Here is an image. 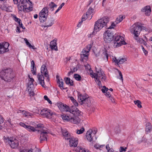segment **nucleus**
Masks as SVG:
<instances>
[{
  "label": "nucleus",
  "instance_id": "34",
  "mask_svg": "<svg viewBox=\"0 0 152 152\" xmlns=\"http://www.w3.org/2000/svg\"><path fill=\"white\" fill-rule=\"evenodd\" d=\"M64 80L66 83L68 85H69L71 86H72L73 85V81L71 80L70 78L68 77H66L64 78Z\"/></svg>",
  "mask_w": 152,
  "mask_h": 152
},
{
  "label": "nucleus",
  "instance_id": "31",
  "mask_svg": "<svg viewBox=\"0 0 152 152\" xmlns=\"http://www.w3.org/2000/svg\"><path fill=\"white\" fill-rule=\"evenodd\" d=\"M15 4H27L29 0H15Z\"/></svg>",
  "mask_w": 152,
  "mask_h": 152
},
{
  "label": "nucleus",
  "instance_id": "7",
  "mask_svg": "<svg viewBox=\"0 0 152 152\" xmlns=\"http://www.w3.org/2000/svg\"><path fill=\"white\" fill-rule=\"evenodd\" d=\"M124 37L120 36L115 37L113 41V46L115 47L120 46L122 45H125V42L124 40Z\"/></svg>",
  "mask_w": 152,
  "mask_h": 152
},
{
  "label": "nucleus",
  "instance_id": "39",
  "mask_svg": "<svg viewBox=\"0 0 152 152\" xmlns=\"http://www.w3.org/2000/svg\"><path fill=\"white\" fill-rule=\"evenodd\" d=\"M24 40L25 42L26 45L30 48H32L33 49H35L36 48L34 46L32 45L28 41L26 38H25Z\"/></svg>",
  "mask_w": 152,
  "mask_h": 152
},
{
  "label": "nucleus",
  "instance_id": "1",
  "mask_svg": "<svg viewBox=\"0 0 152 152\" xmlns=\"http://www.w3.org/2000/svg\"><path fill=\"white\" fill-rule=\"evenodd\" d=\"M109 21V18L107 17H103L98 20L95 23L94 31L93 32V34H95L97 32L104 27L107 28Z\"/></svg>",
  "mask_w": 152,
  "mask_h": 152
},
{
  "label": "nucleus",
  "instance_id": "21",
  "mask_svg": "<svg viewBox=\"0 0 152 152\" xmlns=\"http://www.w3.org/2000/svg\"><path fill=\"white\" fill-rule=\"evenodd\" d=\"M101 91L103 93H105V95L108 98H111V97L112 96L109 92L108 91V88H106L105 86H103L102 88L101 89Z\"/></svg>",
  "mask_w": 152,
  "mask_h": 152
},
{
  "label": "nucleus",
  "instance_id": "30",
  "mask_svg": "<svg viewBox=\"0 0 152 152\" xmlns=\"http://www.w3.org/2000/svg\"><path fill=\"white\" fill-rule=\"evenodd\" d=\"M84 104L86 106H89L91 104V102L90 98L87 97L84 100L83 102V104Z\"/></svg>",
  "mask_w": 152,
  "mask_h": 152
},
{
  "label": "nucleus",
  "instance_id": "11",
  "mask_svg": "<svg viewBox=\"0 0 152 152\" xmlns=\"http://www.w3.org/2000/svg\"><path fill=\"white\" fill-rule=\"evenodd\" d=\"M96 69L97 72V76L96 78V80H99L102 81H105L106 77L103 72L100 69L97 70L96 67Z\"/></svg>",
  "mask_w": 152,
  "mask_h": 152
},
{
  "label": "nucleus",
  "instance_id": "56",
  "mask_svg": "<svg viewBox=\"0 0 152 152\" xmlns=\"http://www.w3.org/2000/svg\"><path fill=\"white\" fill-rule=\"evenodd\" d=\"M115 26V23H111V26H109V27H108L107 26V28L111 29V28H113Z\"/></svg>",
  "mask_w": 152,
  "mask_h": 152
},
{
  "label": "nucleus",
  "instance_id": "38",
  "mask_svg": "<svg viewBox=\"0 0 152 152\" xmlns=\"http://www.w3.org/2000/svg\"><path fill=\"white\" fill-rule=\"evenodd\" d=\"M49 5L50 10L52 11L54 10V8L56 7L57 6V5L53 2L50 3Z\"/></svg>",
  "mask_w": 152,
  "mask_h": 152
},
{
  "label": "nucleus",
  "instance_id": "62",
  "mask_svg": "<svg viewBox=\"0 0 152 152\" xmlns=\"http://www.w3.org/2000/svg\"><path fill=\"white\" fill-rule=\"evenodd\" d=\"M14 20H15L16 22H18L19 21H20V19H19V18H17V17H16V16H15L14 17Z\"/></svg>",
  "mask_w": 152,
  "mask_h": 152
},
{
  "label": "nucleus",
  "instance_id": "32",
  "mask_svg": "<svg viewBox=\"0 0 152 152\" xmlns=\"http://www.w3.org/2000/svg\"><path fill=\"white\" fill-rule=\"evenodd\" d=\"M28 91L29 92V94L30 96H33L34 95V87L28 86Z\"/></svg>",
  "mask_w": 152,
  "mask_h": 152
},
{
  "label": "nucleus",
  "instance_id": "3",
  "mask_svg": "<svg viewBox=\"0 0 152 152\" xmlns=\"http://www.w3.org/2000/svg\"><path fill=\"white\" fill-rule=\"evenodd\" d=\"M1 79L6 81L10 82L14 77L12 70L11 69H7L2 70L0 73Z\"/></svg>",
  "mask_w": 152,
  "mask_h": 152
},
{
  "label": "nucleus",
  "instance_id": "50",
  "mask_svg": "<svg viewBox=\"0 0 152 152\" xmlns=\"http://www.w3.org/2000/svg\"><path fill=\"white\" fill-rule=\"evenodd\" d=\"M118 73L119 75V76L120 77V78H119L118 77V78L119 79H120L122 81H123V77L122 74L120 71H119L118 70Z\"/></svg>",
  "mask_w": 152,
  "mask_h": 152
},
{
  "label": "nucleus",
  "instance_id": "29",
  "mask_svg": "<svg viewBox=\"0 0 152 152\" xmlns=\"http://www.w3.org/2000/svg\"><path fill=\"white\" fill-rule=\"evenodd\" d=\"M107 52V50L105 49H104V50H103V53L102 54V58L105 61H107L108 58V55Z\"/></svg>",
  "mask_w": 152,
  "mask_h": 152
},
{
  "label": "nucleus",
  "instance_id": "4",
  "mask_svg": "<svg viewBox=\"0 0 152 152\" xmlns=\"http://www.w3.org/2000/svg\"><path fill=\"white\" fill-rule=\"evenodd\" d=\"M48 9L47 7H44L39 13V18L40 22H43L46 20L48 15Z\"/></svg>",
  "mask_w": 152,
  "mask_h": 152
},
{
  "label": "nucleus",
  "instance_id": "36",
  "mask_svg": "<svg viewBox=\"0 0 152 152\" xmlns=\"http://www.w3.org/2000/svg\"><path fill=\"white\" fill-rule=\"evenodd\" d=\"M31 71L32 72V73L33 75H35L36 74V71L35 70V64L34 61H32L31 62ZM35 69H36V68L35 67Z\"/></svg>",
  "mask_w": 152,
  "mask_h": 152
},
{
  "label": "nucleus",
  "instance_id": "6",
  "mask_svg": "<svg viewBox=\"0 0 152 152\" xmlns=\"http://www.w3.org/2000/svg\"><path fill=\"white\" fill-rule=\"evenodd\" d=\"M5 142H8L12 148H14L17 147L18 145V140L13 138L4 137Z\"/></svg>",
  "mask_w": 152,
  "mask_h": 152
},
{
  "label": "nucleus",
  "instance_id": "45",
  "mask_svg": "<svg viewBox=\"0 0 152 152\" xmlns=\"http://www.w3.org/2000/svg\"><path fill=\"white\" fill-rule=\"evenodd\" d=\"M74 77L75 79L77 81H80L81 79V77L79 75L75 74L74 75Z\"/></svg>",
  "mask_w": 152,
  "mask_h": 152
},
{
  "label": "nucleus",
  "instance_id": "9",
  "mask_svg": "<svg viewBox=\"0 0 152 152\" xmlns=\"http://www.w3.org/2000/svg\"><path fill=\"white\" fill-rule=\"evenodd\" d=\"M140 26L134 23L131 27L130 31L134 36H138L140 32Z\"/></svg>",
  "mask_w": 152,
  "mask_h": 152
},
{
  "label": "nucleus",
  "instance_id": "19",
  "mask_svg": "<svg viewBox=\"0 0 152 152\" xmlns=\"http://www.w3.org/2000/svg\"><path fill=\"white\" fill-rule=\"evenodd\" d=\"M54 19L53 18L50 17L48 19L47 21L45 23V25L44 27H48L52 26L54 23Z\"/></svg>",
  "mask_w": 152,
  "mask_h": 152
},
{
  "label": "nucleus",
  "instance_id": "35",
  "mask_svg": "<svg viewBox=\"0 0 152 152\" xmlns=\"http://www.w3.org/2000/svg\"><path fill=\"white\" fill-rule=\"evenodd\" d=\"M124 18L125 16L124 15H120L116 19L115 22L116 24H118L121 22Z\"/></svg>",
  "mask_w": 152,
  "mask_h": 152
},
{
  "label": "nucleus",
  "instance_id": "43",
  "mask_svg": "<svg viewBox=\"0 0 152 152\" xmlns=\"http://www.w3.org/2000/svg\"><path fill=\"white\" fill-rule=\"evenodd\" d=\"M134 103L138 107L141 108L142 107V106L141 105V103L140 100H137L136 101H134Z\"/></svg>",
  "mask_w": 152,
  "mask_h": 152
},
{
  "label": "nucleus",
  "instance_id": "17",
  "mask_svg": "<svg viewBox=\"0 0 152 152\" xmlns=\"http://www.w3.org/2000/svg\"><path fill=\"white\" fill-rule=\"evenodd\" d=\"M141 11L144 12L147 16L149 15L151 13V9L149 6H147L142 8Z\"/></svg>",
  "mask_w": 152,
  "mask_h": 152
},
{
  "label": "nucleus",
  "instance_id": "15",
  "mask_svg": "<svg viewBox=\"0 0 152 152\" xmlns=\"http://www.w3.org/2000/svg\"><path fill=\"white\" fill-rule=\"evenodd\" d=\"M57 105L61 111L69 112L70 108L66 104L61 102H60L57 103Z\"/></svg>",
  "mask_w": 152,
  "mask_h": 152
},
{
  "label": "nucleus",
  "instance_id": "46",
  "mask_svg": "<svg viewBox=\"0 0 152 152\" xmlns=\"http://www.w3.org/2000/svg\"><path fill=\"white\" fill-rule=\"evenodd\" d=\"M106 148L107 151V152H113L114 151V150L112 148H110L109 144L106 145Z\"/></svg>",
  "mask_w": 152,
  "mask_h": 152
},
{
  "label": "nucleus",
  "instance_id": "55",
  "mask_svg": "<svg viewBox=\"0 0 152 152\" xmlns=\"http://www.w3.org/2000/svg\"><path fill=\"white\" fill-rule=\"evenodd\" d=\"M19 124L21 126L23 127L26 129L27 128V127L28 125L25 124L22 122H21Z\"/></svg>",
  "mask_w": 152,
  "mask_h": 152
},
{
  "label": "nucleus",
  "instance_id": "47",
  "mask_svg": "<svg viewBox=\"0 0 152 152\" xmlns=\"http://www.w3.org/2000/svg\"><path fill=\"white\" fill-rule=\"evenodd\" d=\"M127 60V59L126 58H119V62H118V64H122L124 62L126 61Z\"/></svg>",
  "mask_w": 152,
  "mask_h": 152
},
{
  "label": "nucleus",
  "instance_id": "14",
  "mask_svg": "<svg viewBox=\"0 0 152 152\" xmlns=\"http://www.w3.org/2000/svg\"><path fill=\"white\" fill-rule=\"evenodd\" d=\"M69 112L74 115L77 116L81 115V112L75 107L72 106L69 108Z\"/></svg>",
  "mask_w": 152,
  "mask_h": 152
},
{
  "label": "nucleus",
  "instance_id": "48",
  "mask_svg": "<svg viewBox=\"0 0 152 152\" xmlns=\"http://www.w3.org/2000/svg\"><path fill=\"white\" fill-rule=\"evenodd\" d=\"M44 98L45 100H47L48 102L50 104H52V102L50 99L48 98L46 95L44 96Z\"/></svg>",
  "mask_w": 152,
  "mask_h": 152
},
{
  "label": "nucleus",
  "instance_id": "16",
  "mask_svg": "<svg viewBox=\"0 0 152 152\" xmlns=\"http://www.w3.org/2000/svg\"><path fill=\"white\" fill-rule=\"evenodd\" d=\"M69 140V145L70 147H76L78 144V139L75 138L73 137H72Z\"/></svg>",
  "mask_w": 152,
  "mask_h": 152
},
{
  "label": "nucleus",
  "instance_id": "10",
  "mask_svg": "<svg viewBox=\"0 0 152 152\" xmlns=\"http://www.w3.org/2000/svg\"><path fill=\"white\" fill-rule=\"evenodd\" d=\"M40 134V142L42 141L47 140V137L48 134L50 133V130L46 128H44L41 130Z\"/></svg>",
  "mask_w": 152,
  "mask_h": 152
},
{
  "label": "nucleus",
  "instance_id": "64",
  "mask_svg": "<svg viewBox=\"0 0 152 152\" xmlns=\"http://www.w3.org/2000/svg\"><path fill=\"white\" fill-rule=\"evenodd\" d=\"M139 42L141 44H142L143 42L145 41L143 39H139Z\"/></svg>",
  "mask_w": 152,
  "mask_h": 152
},
{
  "label": "nucleus",
  "instance_id": "49",
  "mask_svg": "<svg viewBox=\"0 0 152 152\" xmlns=\"http://www.w3.org/2000/svg\"><path fill=\"white\" fill-rule=\"evenodd\" d=\"M37 128H40L41 129V130L44 129V128H45V127H44L43 125L42 124H38L37 125Z\"/></svg>",
  "mask_w": 152,
  "mask_h": 152
},
{
  "label": "nucleus",
  "instance_id": "18",
  "mask_svg": "<svg viewBox=\"0 0 152 152\" xmlns=\"http://www.w3.org/2000/svg\"><path fill=\"white\" fill-rule=\"evenodd\" d=\"M94 134H93L92 131L91 130L88 131L86 134V138L87 140L89 142H91L93 140V136Z\"/></svg>",
  "mask_w": 152,
  "mask_h": 152
},
{
  "label": "nucleus",
  "instance_id": "57",
  "mask_svg": "<svg viewBox=\"0 0 152 152\" xmlns=\"http://www.w3.org/2000/svg\"><path fill=\"white\" fill-rule=\"evenodd\" d=\"M95 81L97 83V84L98 85V86H99V87H102V85L101 84V80H95Z\"/></svg>",
  "mask_w": 152,
  "mask_h": 152
},
{
  "label": "nucleus",
  "instance_id": "41",
  "mask_svg": "<svg viewBox=\"0 0 152 152\" xmlns=\"http://www.w3.org/2000/svg\"><path fill=\"white\" fill-rule=\"evenodd\" d=\"M26 129L29 131H32L34 132L37 130L33 127L30 126L28 125Z\"/></svg>",
  "mask_w": 152,
  "mask_h": 152
},
{
  "label": "nucleus",
  "instance_id": "25",
  "mask_svg": "<svg viewBox=\"0 0 152 152\" xmlns=\"http://www.w3.org/2000/svg\"><path fill=\"white\" fill-rule=\"evenodd\" d=\"M62 133L63 134L65 140H68L72 137L70 134L69 133L68 131L66 130H63Z\"/></svg>",
  "mask_w": 152,
  "mask_h": 152
},
{
  "label": "nucleus",
  "instance_id": "27",
  "mask_svg": "<svg viewBox=\"0 0 152 152\" xmlns=\"http://www.w3.org/2000/svg\"><path fill=\"white\" fill-rule=\"evenodd\" d=\"M72 116L70 115H69L67 114H63L61 115V118L62 119L66 121H69L70 122Z\"/></svg>",
  "mask_w": 152,
  "mask_h": 152
},
{
  "label": "nucleus",
  "instance_id": "23",
  "mask_svg": "<svg viewBox=\"0 0 152 152\" xmlns=\"http://www.w3.org/2000/svg\"><path fill=\"white\" fill-rule=\"evenodd\" d=\"M56 78L57 80V83L58 85V86L61 89H64L63 80L61 79H60L58 75L56 76Z\"/></svg>",
  "mask_w": 152,
  "mask_h": 152
},
{
  "label": "nucleus",
  "instance_id": "52",
  "mask_svg": "<svg viewBox=\"0 0 152 152\" xmlns=\"http://www.w3.org/2000/svg\"><path fill=\"white\" fill-rule=\"evenodd\" d=\"M119 59H117L115 57L114 58H112V61H114L115 63L118 64Z\"/></svg>",
  "mask_w": 152,
  "mask_h": 152
},
{
  "label": "nucleus",
  "instance_id": "51",
  "mask_svg": "<svg viewBox=\"0 0 152 152\" xmlns=\"http://www.w3.org/2000/svg\"><path fill=\"white\" fill-rule=\"evenodd\" d=\"M127 149V148L125 147L124 148L123 147H121L119 149V151L120 152H125L126 151V149Z\"/></svg>",
  "mask_w": 152,
  "mask_h": 152
},
{
  "label": "nucleus",
  "instance_id": "37",
  "mask_svg": "<svg viewBox=\"0 0 152 152\" xmlns=\"http://www.w3.org/2000/svg\"><path fill=\"white\" fill-rule=\"evenodd\" d=\"M80 121L79 118H73L72 117L71 119L70 122L74 124H77Z\"/></svg>",
  "mask_w": 152,
  "mask_h": 152
},
{
  "label": "nucleus",
  "instance_id": "28",
  "mask_svg": "<svg viewBox=\"0 0 152 152\" xmlns=\"http://www.w3.org/2000/svg\"><path fill=\"white\" fill-rule=\"evenodd\" d=\"M18 113H22L23 115L26 117L32 116L33 114L29 112L25 111H21L20 110L18 112Z\"/></svg>",
  "mask_w": 152,
  "mask_h": 152
},
{
  "label": "nucleus",
  "instance_id": "61",
  "mask_svg": "<svg viewBox=\"0 0 152 152\" xmlns=\"http://www.w3.org/2000/svg\"><path fill=\"white\" fill-rule=\"evenodd\" d=\"M74 72H73L72 70L71 69V71L69 72L67 74V75L68 76H69L70 75L72 74Z\"/></svg>",
  "mask_w": 152,
  "mask_h": 152
},
{
  "label": "nucleus",
  "instance_id": "54",
  "mask_svg": "<svg viewBox=\"0 0 152 152\" xmlns=\"http://www.w3.org/2000/svg\"><path fill=\"white\" fill-rule=\"evenodd\" d=\"M32 149H24L21 150L20 152H32Z\"/></svg>",
  "mask_w": 152,
  "mask_h": 152
},
{
  "label": "nucleus",
  "instance_id": "13",
  "mask_svg": "<svg viewBox=\"0 0 152 152\" xmlns=\"http://www.w3.org/2000/svg\"><path fill=\"white\" fill-rule=\"evenodd\" d=\"M9 44L7 42H3L0 43V54L7 52L9 51L8 48Z\"/></svg>",
  "mask_w": 152,
  "mask_h": 152
},
{
  "label": "nucleus",
  "instance_id": "53",
  "mask_svg": "<svg viewBox=\"0 0 152 152\" xmlns=\"http://www.w3.org/2000/svg\"><path fill=\"white\" fill-rule=\"evenodd\" d=\"M152 126L146 127V131L147 132H149L151 130Z\"/></svg>",
  "mask_w": 152,
  "mask_h": 152
},
{
  "label": "nucleus",
  "instance_id": "60",
  "mask_svg": "<svg viewBox=\"0 0 152 152\" xmlns=\"http://www.w3.org/2000/svg\"><path fill=\"white\" fill-rule=\"evenodd\" d=\"M96 73L97 72H96ZM90 75L92 77H94L96 78V76H97V73L96 74L90 73Z\"/></svg>",
  "mask_w": 152,
  "mask_h": 152
},
{
  "label": "nucleus",
  "instance_id": "58",
  "mask_svg": "<svg viewBox=\"0 0 152 152\" xmlns=\"http://www.w3.org/2000/svg\"><path fill=\"white\" fill-rule=\"evenodd\" d=\"M85 20H86L85 18L83 17L81 21L80 22H79V24H78V25H77V26L78 27H79L80 26H81V23H82L83 22V21Z\"/></svg>",
  "mask_w": 152,
  "mask_h": 152
},
{
  "label": "nucleus",
  "instance_id": "22",
  "mask_svg": "<svg viewBox=\"0 0 152 152\" xmlns=\"http://www.w3.org/2000/svg\"><path fill=\"white\" fill-rule=\"evenodd\" d=\"M88 96L84 95H82L81 94H78V101L81 104H83V102L84 100Z\"/></svg>",
  "mask_w": 152,
  "mask_h": 152
},
{
  "label": "nucleus",
  "instance_id": "5",
  "mask_svg": "<svg viewBox=\"0 0 152 152\" xmlns=\"http://www.w3.org/2000/svg\"><path fill=\"white\" fill-rule=\"evenodd\" d=\"M91 47V46L90 45H89L86 48L83 49L80 54V61H83L84 59L86 60L88 58L89 55V52Z\"/></svg>",
  "mask_w": 152,
  "mask_h": 152
},
{
  "label": "nucleus",
  "instance_id": "26",
  "mask_svg": "<svg viewBox=\"0 0 152 152\" xmlns=\"http://www.w3.org/2000/svg\"><path fill=\"white\" fill-rule=\"evenodd\" d=\"M94 12V9L90 7L86 12V16L88 18L91 19L92 18V16L91 15Z\"/></svg>",
  "mask_w": 152,
  "mask_h": 152
},
{
  "label": "nucleus",
  "instance_id": "24",
  "mask_svg": "<svg viewBox=\"0 0 152 152\" xmlns=\"http://www.w3.org/2000/svg\"><path fill=\"white\" fill-rule=\"evenodd\" d=\"M50 46L51 49H54L56 51L58 50L56 41V40H53L50 42Z\"/></svg>",
  "mask_w": 152,
  "mask_h": 152
},
{
  "label": "nucleus",
  "instance_id": "63",
  "mask_svg": "<svg viewBox=\"0 0 152 152\" xmlns=\"http://www.w3.org/2000/svg\"><path fill=\"white\" fill-rule=\"evenodd\" d=\"M109 99L113 103H115V100H114V98H113V97L112 96H111V98H109Z\"/></svg>",
  "mask_w": 152,
  "mask_h": 152
},
{
  "label": "nucleus",
  "instance_id": "40",
  "mask_svg": "<svg viewBox=\"0 0 152 152\" xmlns=\"http://www.w3.org/2000/svg\"><path fill=\"white\" fill-rule=\"evenodd\" d=\"M77 150L78 151V152H91L87 149L83 148L81 147H78Z\"/></svg>",
  "mask_w": 152,
  "mask_h": 152
},
{
  "label": "nucleus",
  "instance_id": "59",
  "mask_svg": "<svg viewBox=\"0 0 152 152\" xmlns=\"http://www.w3.org/2000/svg\"><path fill=\"white\" fill-rule=\"evenodd\" d=\"M141 47H142V49L145 54V55H146L148 54V51L145 50L143 46L141 45Z\"/></svg>",
  "mask_w": 152,
  "mask_h": 152
},
{
  "label": "nucleus",
  "instance_id": "8",
  "mask_svg": "<svg viewBox=\"0 0 152 152\" xmlns=\"http://www.w3.org/2000/svg\"><path fill=\"white\" fill-rule=\"evenodd\" d=\"M39 112L41 115L47 118H51V116L55 115V113L48 109H43L39 110Z\"/></svg>",
  "mask_w": 152,
  "mask_h": 152
},
{
  "label": "nucleus",
  "instance_id": "42",
  "mask_svg": "<svg viewBox=\"0 0 152 152\" xmlns=\"http://www.w3.org/2000/svg\"><path fill=\"white\" fill-rule=\"evenodd\" d=\"M85 131L83 127H82L80 129H77L76 130V133L77 134H82Z\"/></svg>",
  "mask_w": 152,
  "mask_h": 152
},
{
  "label": "nucleus",
  "instance_id": "33",
  "mask_svg": "<svg viewBox=\"0 0 152 152\" xmlns=\"http://www.w3.org/2000/svg\"><path fill=\"white\" fill-rule=\"evenodd\" d=\"M28 77L29 78L28 79V82L27 83L28 86H31L32 88V87H34L33 82H34V80L32 78L30 77L29 75H28Z\"/></svg>",
  "mask_w": 152,
  "mask_h": 152
},
{
  "label": "nucleus",
  "instance_id": "44",
  "mask_svg": "<svg viewBox=\"0 0 152 152\" xmlns=\"http://www.w3.org/2000/svg\"><path fill=\"white\" fill-rule=\"evenodd\" d=\"M104 146V145H100L98 144H96L94 145V148L96 149H99L100 150H101L102 149L101 148Z\"/></svg>",
  "mask_w": 152,
  "mask_h": 152
},
{
  "label": "nucleus",
  "instance_id": "12",
  "mask_svg": "<svg viewBox=\"0 0 152 152\" xmlns=\"http://www.w3.org/2000/svg\"><path fill=\"white\" fill-rule=\"evenodd\" d=\"M113 35L111 32L107 31L104 34V39L107 42H109L113 39Z\"/></svg>",
  "mask_w": 152,
  "mask_h": 152
},
{
  "label": "nucleus",
  "instance_id": "2",
  "mask_svg": "<svg viewBox=\"0 0 152 152\" xmlns=\"http://www.w3.org/2000/svg\"><path fill=\"white\" fill-rule=\"evenodd\" d=\"M41 75L39 74L37 75V78L40 84L44 87L45 84L44 77L43 75L47 78L48 80H49V76L46 66L45 65H43L41 68Z\"/></svg>",
  "mask_w": 152,
  "mask_h": 152
},
{
  "label": "nucleus",
  "instance_id": "20",
  "mask_svg": "<svg viewBox=\"0 0 152 152\" xmlns=\"http://www.w3.org/2000/svg\"><path fill=\"white\" fill-rule=\"evenodd\" d=\"M27 4H18V9L19 11L27 12V10L28 9V8H27Z\"/></svg>",
  "mask_w": 152,
  "mask_h": 152
}]
</instances>
